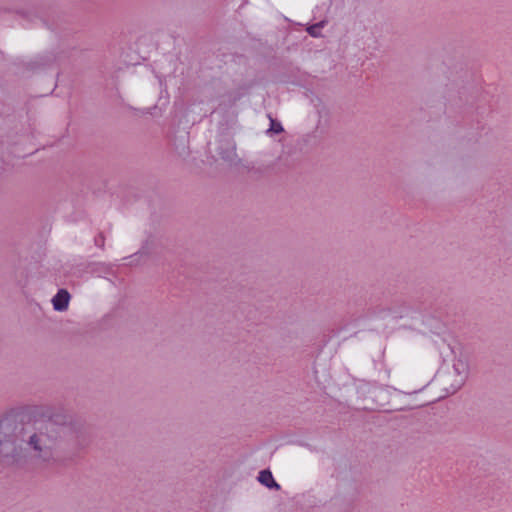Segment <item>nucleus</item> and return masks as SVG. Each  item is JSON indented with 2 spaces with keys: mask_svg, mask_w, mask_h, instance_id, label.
I'll return each instance as SVG.
<instances>
[{
  "mask_svg": "<svg viewBox=\"0 0 512 512\" xmlns=\"http://www.w3.org/2000/svg\"><path fill=\"white\" fill-rule=\"evenodd\" d=\"M65 429L66 417L59 414L34 418L25 426L5 418L0 421V453H13L21 443H25L37 461L53 463L57 444Z\"/></svg>",
  "mask_w": 512,
  "mask_h": 512,
  "instance_id": "obj_1",
  "label": "nucleus"
},
{
  "mask_svg": "<svg viewBox=\"0 0 512 512\" xmlns=\"http://www.w3.org/2000/svg\"><path fill=\"white\" fill-rule=\"evenodd\" d=\"M469 376V365L462 359L454 361L452 368L446 372L442 385L446 394H454L465 383Z\"/></svg>",
  "mask_w": 512,
  "mask_h": 512,
  "instance_id": "obj_2",
  "label": "nucleus"
},
{
  "mask_svg": "<svg viewBox=\"0 0 512 512\" xmlns=\"http://www.w3.org/2000/svg\"><path fill=\"white\" fill-rule=\"evenodd\" d=\"M70 294L65 289H60L52 299L53 307L56 311H64L68 308Z\"/></svg>",
  "mask_w": 512,
  "mask_h": 512,
  "instance_id": "obj_3",
  "label": "nucleus"
},
{
  "mask_svg": "<svg viewBox=\"0 0 512 512\" xmlns=\"http://www.w3.org/2000/svg\"><path fill=\"white\" fill-rule=\"evenodd\" d=\"M258 481L266 486L267 488H274L276 490L280 489V485L274 480L273 475L270 470H262L259 473Z\"/></svg>",
  "mask_w": 512,
  "mask_h": 512,
  "instance_id": "obj_4",
  "label": "nucleus"
},
{
  "mask_svg": "<svg viewBox=\"0 0 512 512\" xmlns=\"http://www.w3.org/2000/svg\"><path fill=\"white\" fill-rule=\"evenodd\" d=\"M325 25V21H320L316 24H313L311 26H309L307 28V32L309 33V35L313 36V37H318L320 36V30L321 28H323Z\"/></svg>",
  "mask_w": 512,
  "mask_h": 512,
  "instance_id": "obj_5",
  "label": "nucleus"
},
{
  "mask_svg": "<svg viewBox=\"0 0 512 512\" xmlns=\"http://www.w3.org/2000/svg\"><path fill=\"white\" fill-rule=\"evenodd\" d=\"M270 130L274 131L275 133H280L283 131V128L280 123H275L274 120H272Z\"/></svg>",
  "mask_w": 512,
  "mask_h": 512,
  "instance_id": "obj_6",
  "label": "nucleus"
}]
</instances>
